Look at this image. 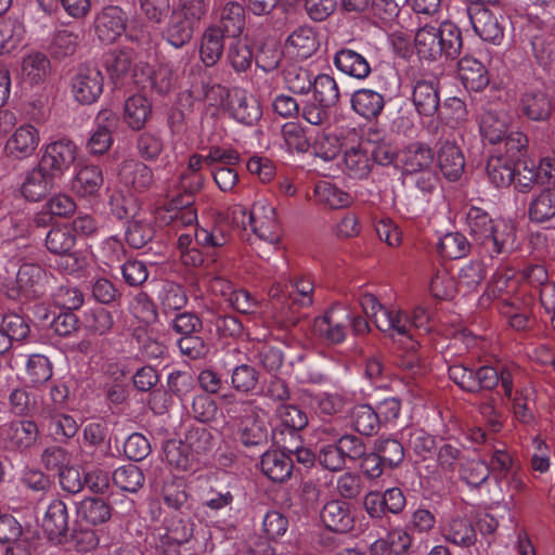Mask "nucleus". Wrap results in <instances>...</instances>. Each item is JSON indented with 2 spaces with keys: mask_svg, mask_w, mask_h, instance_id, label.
<instances>
[{
  "mask_svg": "<svg viewBox=\"0 0 555 555\" xmlns=\"http://www.w3.org/2000/svg\"><path fill=\"white\" fill-rule=\"evenodd\" d=\"M415 49L422 59L437 61L456 59L463 47L462 33L459 26L443 21L439 26L424 25L414 37Z\"/></svg>",
  "mask_w": 555,
  "mask_h": 555,
  "instance_id": "1",
  "label": "nucleus"
},
{
  "mask_svg": "<svg viewBox=\"0 0 555 555\" xmlns=\"http://www.w3.org/2000/svg\"><path fill=\"white\" fill-rule=\"evenodd\" d=\"M449 377L460 388L469 392L491 390L501 383L505 396L512 398L513 373L505 367L499 370L485 365L473 370L463 364H454L449 367Z\"/></svg>",
  "mask_w": 555,
  "mask_h": 555,
  "instance_id": "2",
  "label": "nucleus"
},
{
  "mask_svg": "<svg viewBox=\"0 0 555 555\" xmlns=\"http://www.w3.org/2000/svg\"><path fill=\"white\" fill-rule=\"evenodd\" d=\"M240 421V440L245 447L264 446L269 440L267 413L254 400H238L228 409Z\"/></svg>",
  "mask_w": 555,
  "mask_h": 555,
  "instance_id": "3",
  "label": "nucleus"
},
{
  "mask_svg": "<svg viewBox=\"0 0 555 555\" xmlns=\"http://www.w3.org/2000/svg\"><path fill=\"white\" fill-rule=\"evenodd\" d=\"M467 14L476 35L486 42L500 46L504 39V17L489 8L474 3L467 8Z\"/></svg>",
  "mask_w": 555,
  "mask_h": 555,
  "instance_id": "4",
  "label": "nucleus"
},
{
  "mask_svg": "<svg viewBox=\"0 0 555 555\" xmlns=\"http://www.w3.org/2000/svg\"><path fill=\"white\" fill-rule=\"evenodd\" d=\"M351 323V312L343 306H334L314 320V333L328 344H340L346 339Z\"/></svg>",
  "mask_w": 555,
  "mask_h": 555,
  "instance_id": "5",
  "label": "nucleus"
},
{
  "mask_svg": "<svg viewBox=\"0 0 555 555\" xmlns=\"http://www.w3.org/2000/svg\"><path fill=\"white\" fill-rule=\"evenodd\" d=\"M103 82V75L96 66L81 65L72 78V94L80 104H92L102 94Z\"/></svg>",
  "mask_w": 555,
  "mask_h": 555,
  "instance_id": "6",
  "label": "nucleus"
},
{
  "mask_svg": "<svg viewBox=\"0 0 555 555\" xmlns=\"http://www.w3.org/2000/svg\"><path fill=\"white\" fill-rule=\"evenodd\" d=\"M156 219L163 224H171L177 229L193 225L197 221V212L193 207V193L185 192L159 207L156 210Z\"/></svg>",
  "mask_w": 555,
  "mask_h": 555,
  "instance_id": "7",
  "label": "nucleus"
},
{
  "mask_svg": "<svg viewBox=\"0 0 555 555\" xmlns=\"http://www.w3.org/2000/svg\"><path fill=\"white\" fill-rule=\"evenodd\" d=\"M512 117L505 105H489L485 107L479 118V131L482 139L490 144H498L508 132Z\"/></svg>",
  "mask_w": 555,
  "mask_h": 555,
  "instance_id": "8",
  "label": "nucleus"
},
{
  "mask_svg": "<svg viewBox=\"0 0 555 555\" xmlns=\"http://www.w3.org/2000/svg\"><path fill=\"white\" fill-rule=\"evenodd\" d=\"M76 157V145L68 139H61L46 146L39 163L57 178L70 168Z\"/></svg>",
  "mask_w": 555,
  "mask_h": 555,
  "instance_id": "9",
  "label": "nucleus"
},
{
  "mask_svg": "<svg viewBox=\"0 0 555 555\" xmlns=\"http://www.w3.org/2000/svg\"><path fill=\"white\" fill-rule=\"evenodd\" d=\"M127 20V14L120 7H104L94 18L96 37L106 44L115 42L125 33Z\"/></svg>",
  "mask_w": 555,
  "mask_h": 555,
  "instance_id": "10",
  "label": "nucleus"
},
{
  "mask_svg": "<svg viewBox=\"0 0 555 555\" xmlns=\"http://www.w3.org/2000/svg\"><path fill=\"white\" fill-rule=\"evenodd\" d=\"M39 437L35 422L22 420L2 426V439L5 448L11 451L25 452L33 448Z\"/></svg>",
  "mask_w": 555,
  "mask_h": 555,
  "instance_id": "11",
  "label": "nucleus"
},
{
  "mask_svg": "<svg viewBox=\"0 0 555 555\" xmlns=\"http://www.w3.org/2000/svg\"><path fill=\"white\" fill-rule=\"evenodd\" d=\"M489 232L487 237L479 244L481 253L495 258L514 249L516 231L513 223L503 219H496L493 229Z\"/></svg>",
  "mask_w": 555,
  "mask_h": 555,
  "instance_id": "12",
  "label": "nucleus"
},
{
  "mask_svg": "<svg viewBox=\"0 0 555 555\" xmlns=\"http://www.w3.org/2000/svg\"><path fill=\"white\" fill-rule=\"evenodd\" d=\"M228 111L235 121L248 127L256 125L262 116L258 100L244 90L233 91L228 103Z\"/></svg>",
  "mask_w": 555,
  "mask_h": 555,
  "instance_id": "13",
  "label": "nucleus"
},
{
  "mask_svg": "<svg viewBox=\"0 0 555 555\" xmlns=\"http://www.w3.org/2000/svg\"><path fill=\"white\" fill-rule=\"evenodd\" d=\"M40 142V135L37 128L33 125L24 124L16 128L7 140L4 151L15 159H25L31 156Z\"/></svg>",
  "mask_w": 555,
  "mask_h": 555,
  "instance_id": "14",
  "label": "nucleus"
},
{
  "mask_svg": "<svg viewBox=\"0 0 555 555\" xmlns=\"http://www.w3.org/2000/svg\"><path fill=\"white\" fill-rule=\"evenodd\" d=\"M439 529L447 542L462 548L470 547L477 541L475 527L466 517L459 515L448 517L441 521Z\"/></svg>",
  "mask_w": 555,
  "mask_h": 555,
  "instance_id": "15",
  "label": "nucleus"
},
{
  "mask_svg": "<svg viewBox=\"0 0 555 555\" xmlns=\"http://www.w3.org/2000/svg\"><path fill=\"white\" fill-rule=\"evenodd\" d=\"M519 107L530 120L544 121L553 112V102L543 89L527 88L520 95Z\"/></svg>",
  "mask_w": 555,
  "mask_h": 555,
  "instance_id": "16",
  "label": "nucleus"
},
{
  "mask_svg": "<svg viewBox=\"0 0 555 555\" xmlns=\"http://www.w3.org/2000/svg\"><path fill=\"white\" fill-rule=\"evenodd\" d=\"M466 117V105L461 99L455 96L447 99L439 112V120H433V134L449 137V130L459 128Z\"/></svg>",
  "mask_w": 555,
  "mask_h": 555,
  "instance_id": "17",
  "label": "nucleus"
},
{
  "mask_svg": "<svg viewBox=\"0 0 555 555\" xmlns=\"http://www.w3.org/2000/svg\"><path fill=\"white\" fill-rule=\"evenodd\" d=\"M42 529L49 540L61 542L69 530V514L64 501L54 499L48 506L42 519Z\"/></svg>",
  "mask_w": 555,
  "mask_h": 555,
  "instance_id": "18",
  "label": "nucleus"
},
{
  "mask_svg": "<svg viewBox=\"0 0 555 555\" xmlns=\"http://www.w3.org/2000/svg\"><path fill=\"white\" fill-rule=\"evenodd\" d=\"M55 177L51 175L40 163L29 170L22 184V194L31 202H38L53 188Z\"/></svg>",
  "mask_w": 555,
  "mask_h": 555,
  "instance_id": "19",
  "label": "nucleus"
},
{
  "mask_svg": "<svg viewBox=\"0 0 555 555\" xmlns=\"http://www.w3.org/2000/svg\"><path fill=\"white\" fill-rule=\"evenodd\" d=\"M320 517L325 527L335 532H348L353 528L354 518L350 505L344 501L327 502L323 506Z\"/></svg>",
  "mask_w": 555,
  "mask_h": 555,
  "instance_id": "20",
  "label": "nucleus"
},
{
  "mask_svg": "<svg viewBox=\"0 0 555 555\" xmlns=\"http://www.w3.org/2000/svg\"><path fill=\"white\" fill-rule=\"evenodd\" d=\"M132 62L133 60L130 52H112L106 60V69L111 76V79L116 86H122L128 82H132L137 86H141L142 88H146V85L143 82V80L135 78L137 75L133 74Z\"/></svg>",
  "mask_w": 555,
  "mask_h": 555,
  "instance_id": "21",
  "label": "nucleus"
},
{
  "mask_svg": "<svg viewBox=\"0 0 555 555\" xmlns=\"http://www.w3.org/2000/svg\"><path fill=\"white\" fill-rule=\"evenodd\" d=\"M412 102L420 115L434 116L440 107L438 83L430 80H418L413 87Z\"/></svg>",
  "mask_w": 555,
  "mask_h": 555,
  "instance_id": "22",
  "label": "nucleus"
},
{
  "mask_svg": "<svg viewBox=\"0 0 555 555\" xmlns=\"http://www.w3.org/2000/svg\"><path fill=\"white\" fill-rule=\"evenodd\" d=\"M261 472L274 482H284L293 472V461L285 451L268 450L260 460Z\"/></svg>",
  "mask_w": 555,
  "mask_h": 555,
  "instance_id": "23",
  "label": "nucleus"
},
{
  "mask_svg": "<svg viewBox=\"0 0 555 555\" xmlns=\"http://www.w3.org/2000/svg\"><path fill=\"white\" fill-rule=\"evenodd\" d=\"M459 77L463 86L470 91H481L489 83L485 65L473 56H464L457 64Z\"/></svg>",
  "mask_w": 555,
  "mask_h": 555,
  "instance_id": "24",
  "label": "nucleus"
},
{
  "mask_svg": "<svg viewBox=\"0 0 555 555\" xmlns=\"http://www.w3.org/2000/svg\"><path fill=\"white\" fill-rule=\"evenodd\" d=\"M289 52L296 57L306 60L312 56L320 47V39L314 28L310 26L297 27L286 40Z\"/></svg>",
  "mask_w": 555,
  "mask_h": 555,
  "instance_id": "25",
  "label": "nucleus"
},
{
  "mask_svg": "<svg viewBox=\"0 0 555 555\" xmlns=\"http://www.w3.org/2000/svg\"><path fill=\"white\" fill-rule=\"evenodd\" d=\"M305 408H309L323 415H334L343 411L345 400L337 393H313L310 390L302 389L298 397Z\"/></svg>",
  "mask_w": 555,
  "mask_h": 555,
  "instance_id": "26",
  "label": "nucleus"
},
{
  "mask_svg": "<svg viewBox=\"0 0 555 555\" xmlns=\"http://www.w3.org/2000/svg\"><path fill=\"white\" fill-rule=\"evenodd\" d=\"M438 163L441 172L450 181L457 180L465 167V160L461 149L446 139L438 150Z\"/></svg>",
  "mask_w": 555,
  "mask_h": 555,
  "instance_id": "27",
  "label": "nucleus"
},
{
  "mask_svg": "<svg viewBox=\"0 0 555 555\" xmlns=\"http://www.w3.org/2000/svg\"><path fill=\"white\" fill-rule=\"evenodd\" d=\"M334 65L341 73L357 79H364L371 73L365 56L349 48H343L335 53Z\"/></svg>",
  "mask_w": 555,
  "mask_h": 555,
  "instance_id": "28",
  "label": "nucleus"
},
{
  "mask_svg": "<svg viewBox=\"0 0 555 555\" xmlns=\"http://www.w3.org/2000/svg\"><path fill=\"white\" fill-rule=\"evenodd\" d=\"M351 108L365 119H373L380 115L385 106L384 95L375 90L362 88L351 95Z\"/></svg>",
  "mask_w": 555,
  "mask_h": 555,
  "instance_id": "29",
  "label": "nucleus"
},
{
  "mask_svg": "<svg viewBox=\"0 0 555 555\" xmlns=\"http://www.w3.org/2000/svg\"><path fill=\"white\" fill-rule=\"evenodd\" d=\"M196 25L171 10L163 31L164 39L172 47L179 49L188 44L194 35Z\"/></svg>",
  "mask_w": 555,
  "mask_h": 555,
  "instance_id": "30",
  "label": "nucleus"
},
{
  "mask_svg": "<svg viewBox=\"0 0 555 555\" xmlns=\"http://www.w3.org/2000/svg\"><path fill=\"white\" fill-rule=\"evenodd\" d=\"M433 162V150L420 142L410 144L401 154L403 171L409 175H416L420 171L431 168Z\"/></svg>",
  "mask_w": 555,
  "mask_h": 555,
  "instance_id": "31",
  "label": "nucleus"
},
{
  "mask_svg": "<svg viewBox=\"0 0 555 555\" xmlns=\"http://www.w3.org/2000/svg\"><path fill=\"white\" fill-rule=\"evenodd\" d=\"M152 116V104L143 95H132L125 101L122 120L131 129L139 131Z\"/></svg>",
  "mask_w": 555,
  "mask_h": 555,
  "instance_id": "32",
  "label": "nucleus"
},
{
  "mask_svg": "<svg viewBox=\"0 0 555 555\" xmlns=\"http://www.w3.org/2000/svg\"><path fill=\"white\" fill-rule=\"evenodd\" d=\"M215 25L227 37H240L245 28L244 7L234 1L227 2L220 11L218 24Z\"/></svg>",
  "mask_w": 555,
  "mask_h": 555,
  "instance_id": "33",
  "label": "nucleus"
},
{
  "mask_svg": "<svg viewBox=\"0 0 555 555\" xmlns=\"http://www.w3.org/2000/svg\"><path fill=\"white\" fill-rule=\"evenodd\" d=\"M375 325L392 338L400 337L412 340L411 321L401 310L386 308L385 311H380Z\"/></svg>",
  "mask_w": 555,
  "mask_h": 555,
  "instance_id": "34",
  "label": "nucleus"
},
{
  "mask_svg": "<svg viewBox=\"0 0 555 555\" xmlns=\"http://www.w3.org/2000/svg\"><path fill=\"white\" fill-rule=\"evenodd\" d=\"M224 35L216 25H209L202 34L199 57L205 66H214L222 56Z\"/></svg>",
  "mask_w": 555,
  "mask_h": 555,
  "instance_id": "35",
  "label": "nucleus"
},
{
  "mask_svg": "<svg viewBox=\"0 0 555 555\" xmlns=\"http://www.w3.org/2000/svg\"><path fill=\"white\" fill-rule=\"evenodd\" d=\"M486 170L494 186L506 188L515 179L516 163L513 157L494 154L488 158Z\"/></svg>",
  "mask_w": 555,
  "mask_h": 555,
  "instance_id": "36",
  "label": "nucleus"
},
{
  "mask_svg": "<svg viewBox=\"0 0 555 555\" xmlns=\"http://www.w3.org/2000/svg\"><path fill=\"white\" fill-rule=\"evenodd\" d=\"M47 281L46 270L35 263H24L16 274V284L25 294L39 296L43 293V285Z\"/></svg>",
  "mask_w": 555,
  "mask_h": 555,
  "instance_id": "37",
  "label": "nucleus"
},
{
  "mask_svg": "<svg viewBox=\"0 0 555 555\" xmlns=\"http://www.w3.org/2000/svg\"><path fill=\"white\" fill-rule=\"evenodd\" d=\"M103 182L102 169L95 165H86L77 171L73 189L80 196H93L100 191Z\"/></svg>",
  "mask_w": 555,
  "mask_h": 555,
  "instance_id": "38",
  "label": "nucleus"
},
{
  "mask_svg": "<svg viewBox=\"0 0 555 555\" xmlns=\"http://www.w3.org/2000/svg\"><path fill=\"white\" fill-rule=\"evenodd\" d=\"M259 221L253 222L251 232L260 240L270 244H276L280 241V227L275 218L274 208L270 205L260 203Z\"/></svg>",
  "mask_w": 555,
  "mask_h": 555,
  "instance_id": "39",
  "label": "nucleus"
},
{
  "mask_svg": "<svg viewBox=\"0 0 555 555\" xmlns=\"http://www.w3.org/2000/svg\"><path fill=\"white\" fill-rule=\"evenodd\" d=\"M351 425L364 436L376 434L380 427L379 414L370 404H357L350 412Z\"/></svg>",
  "mask_w": 555,
  "mask_h": 555,
  "instance_id": "40",
  "label": "nucleus"
},
{
  "mask_svg": "<svg viewBox=\"0 0 555 555\" xmlns=\"http://www.w3.org/2000/svg\"><path fill=\"white\" fill-rule=\"evenodd\" d=\"M77 515L92 526L102 525L112 516L111 506L101 498H85L77 506Z\"/></svg>",
  "mask_w": 555,
  "mask_h": 555,
  "instance_id": "41",
  "label": "nucleus"
},
{
  "mask_svg": "<svg viewBox=\"0 0 555 555\" xmlns=\"http://www.w3.org/2000/svg\"><path fill=\"white\" fill-rule=\"evenodd\" d=\"M51 70L48 56L41 52H34L24 57L22 63V76L30 85L43 82Z\"/></svg>",
  "mask_w": 555,
  "mask_h": 555,
  "instance_id": "42",
  "label": "nucleus"
},
{
  "mask_svg": "<svg viewBox=\"0 0 555 555\" xmlns=\"http://www.w3.org/2000/svg\"><path fill=\"white\" fill-rule=\"evenodd\" d=\"M43 424L48 433L56 441H64L74 437L78 431L76 420L64 413H49L43 417Z\"/></svg>",
  "mask_w": 555,
  "mask_h": 555,
  "instance_id": "43",
  "label": "nucleus"
},
{
  "mask_svg": "<svg viewBox=\"0 0 555 555\" xmlns=\"http://www.w3.org/2000/svg\"><path fill=\"white\" fill-rule=\"evenodd\" d=\"M494 219L482 208L472 206L466 212V225L476 244H480L495 224Z\"/></svg>",
  "mask_w": 555,
  "mask_h": 555,
  "instance_id": "44",
  "label": "nucleus"
},
{
  "mask_svg": "<svg viewBox=\"0 0 555 555\" xmlns=\"http://www.w3.org/2000/svg\"><path fill=\"white\" fill-rule=\"evenodd\" d=\"M186 448L196 456L205 455L214 448V436L210 429L203 425H192L188 428L182 440Z\"/></svg>",
  "mask_w": 555,
  "mask_h": 555,
  "instance_id": "45",
  "label": "nucleus"
},
{
  "mask_svg": "<svg viewBox=\"0 0 555 555\" xmlns=\"http://www.w3.org/2000/svg\"><path fill=\"white\" fill-rule=\"evenodd\" d=\"M121 175L126 183L140 192L151 188L154 182L152 169L146 164L138 160L126 163Z\"/></svg>",
  "mask_w": 555,
  "mask_h": 555,
  "instance_id": "46",
  "label": "nucleus"
},
{
  "mask_svg": "<svg viewBox=\"0 0 555 555\" xmlns=\"http://www.w3.org/2000/svg\"><path fill=\"white\" fill-rule=\"evenodd\" d=\"M344 163L349 176L361 179L371 171V160L362 144L348 147L344 154Z\"/></svg>",
  "mask_w": 555,
  "mask_h": 555,
  "instance_id": "47",
  "label": "nucleus"
},
{
  "mask_svg": "<svg viewBox=\"0 0 555 555\" xmlns=\"http://www.w3.org/2000/svg\"><path fill=\"white\" fill-rule=\"evenodd\" d=\"M314 195L319 204L332 209L344 208L351 203L348 193L327 181H321L315 185Z\"/></svg>",
  "mask_w": 555,
  "mask_h": 555,
  "instance_id": "48",
  "label": "nucleus"
},
{
  "mask_svg": "<svg viewBox=\"0 0 555 555\" xmlns=\"http://www.w3.org/2000/svg\"><path fill=\"white\" fill-rule=\"evenodd\" d=\"M531 221L541 223L555 216V190L546 189L532 198L528 209Z\"/></svg>",
  "mask_w": 555,
  "mask_h": 555,
  "instance_id": "49",
  "label": "nucleus"
},
{
  "mask_svg": "<svg viewBox=\"0 0 555 555\" xmlns=\"http://www.w3.org/2000/svg\"><path fill=\"white\" fill-rule=\"evenodd\" d=\"M285 87L293 93L307 94L312 88V74L309 69L292 64L283 70Z\"/></svg>",
  "mask_w": 555,
  "mask_h": 555,
  "instance_id": "50",
  "label": "nucleus"
},
{
  "mask_svg": "<svg viewBox=\"0 0 555 555\" xmlns=\"http://www.w3.org/2000/svg\"><path fill=\"white\" fill-rule=\"evenodd\" d=\"M312 87L317 102L330 107L338 103L339 87L332 76L319 74L313 78Z\"/></svg>",
  "mask_w": 555,
  "mask_h": 555,
  "instance_id": "51",
  "label": "nucleus"
},
{
  "mask_svg": "<svg viewBox=\"0 0 555 555\" xmlns=\"http://www.w3.org/2000/svg\"><path fill=\"white\" fill-rule=\"evenodd\" d=\"M112 479L120 490L132 493L138 492L144 483L143 472L133 464L116 468Z\"/></svg>",
  "mask_w": 555,
  "mask_h": 555,
  "instance_id": "52",
  "label": "nucleus"
},
{
  "mask_svg": "<svg viewBox=\"0 0 555 555\" xmlns=\"http://www.w3.org/2000/svg\"><path fill=\"white\" fill-rule=\"evenodd\" d=\"M135 149L144 160L156 162L165 150V142L160 133L143 131L137 139Z\"/></svg>",
  "mask_w": 555,
  "mask_h": 555,
  "instance_id": "53",
  "label": "nucleus"
},
{
  "mask_svg": "<svg viewBox=\"0 0 555 555\" xmlns=\"http://www.w3.org/2000/svg\"><path fill=\"white\" fill-rule=\"evenodd\" d=\"M278 416L281 423L289 430L292 439L298 440L300 436L298 431L308 425V416L306 412L294 404H282L278 408Z\"/></svg>",
  "mask_w": 555,
  "mask_h": 555,
  "instance_id": "54",
  "label": "nucleus"
},
{
  "mask_svg": "<svg viewBox=\"0 0 555 555\" xmlns=\"http://www.w3.org/2000/svg\"><path fill=\"white\" fill-rule=\"evenodd\" d=\"M76 237L66 227L53 228L46 236V246L52 254L63 256L73 251Z\"/></svg>",
  "mask_w": 555,
  "mask_h": 555,
  "instance_id": "55",
  "label": "nucleus"
},
{
  "mask_svg": "<svg viewBox=\"0 0 555 555\" xmlns=\"http://www.w3.org/2000/svg\"><path fill=\"white\" fill-rule=\"evenodd\" d=\"M164 453L167 462L182 470L192 467L196 456L186 448L182 440H169L165 443Z\"/></svg>",
  "mask_w": 555,
  "mask_h": 555,
  "instance_id": "56",
  "label": "nucleus"
},
{
  "mask_svg": "<svg viewBox=\"0 0 555 555\" xmlns=\"http://www.w3.org/2000/svg\"><path fill=\"white\" fill-rule=\"evenodd\" d=\"M470 249V244L460 232L447 233L438 243V251L442 257L459 259L465 257Z\"/></svg>",
  "mask_w": 555,
  "mask_h": 555,
  "instance_id": "57",
  "label": "nucleus"
},
{
  "mask_svg": "<svg viewBox=\"0 0 555 555\" xmlns=\"http://www.w3.org/2000/svg\"><path fill=\"white\" fill-rule=\"evenodd\" d=\"M160 307L165 313L183 309L188 304L184 288L173 282H166L158 295Z\"/></svg>",
  "mask_w": 555,
  "mask_h": 555,
  "instance_id": "58",
  "label": "nucleus"
},
{
  "mask_svg": "<svg viewBox=\"0 0 555 555\" xmlns=\"http://www.w3.org/2000/svg\"><path fill=\"white\" fill-rule=\"evenodd\" d=\"M374 449L389 468L399 466L404 460V448L402 443L395 438L387 437L377 439Z\"/></svg>",
  "mask_w": 555,
  "mask_h": 555,
  "instance_id": "59",
  "label": "nucleus"
},
{
  "mask_svg": "<svg viewBox=\"0 0 555 555\" xmlns=\"http://www.w3.org/2000/svg\"><path fill=\"white\" fill-rule=\"evenodd\" d=\"M259 382V372L249 364L236 365L231 373V386L241 393L254 391Z\"/></svg>",
  "mask_w": 555,
  "mask_h": 555,
  "instance_id": "60",
  "label": "nucleus"
},
{
  "mask_svg": "<svg viewBox=\"0 0 555 555\" xmlns=\"http://www.w3.org/2000/svg\"><path fill=\"white\" fill-rule=\"evenodd\" d=\"M80 33L74 29L63 28L54 33L51 42V52L57 57L68 56L75 53L80 41Z\"/></svg>",
  "mask_w": 555,
  "mask_h": 555,
  "instance_id": "61",
  "label": "nucleus"
},
{
  "mask_svg": "<svg viewBox=\"0 0 555 555\" xmlns=\"http://www.w3.org/2000/svg\"><path fill=\"white\" fill-rule=\"evenodd\" d=\"M24 36V27L13 18L0 21V54L14 50Z\"/></svg>",
  "mask_w": 555,
  "mask_h": 555,
  "instance_id": "62",
  "label": "nucleus"
},
{
  "mask_svg": "<svg viewBox=\"0 0 555 555\" xmlns=\"http://www.w3.org/2000/svg\"><path fill=\"white\" fill-rule=\"evenodd\" d=\"M52 364L42 354H31L26 364V375L30 384L39 386L52 377Z\"/></svg>",
  "mask_w": 555,
  "mask_h": 555,
  "instance_id": "63",
  "label": "nucleus"
},
{
  "mask_svg": "<svg viewBox=\"0 0 555 555\" xmlns=\"http://www.w3.org/2000/svg\"><path fill=\"white\" fill-rule=\"evenodd\" d=\"M288 300L292 305L310 307L313 304L314 283L310 276L301 275L294 279Z\"/></svg>",
  "mask_w": 555,
  "mask_h": 555,
  "instance_id": "64",
  "label": "nucleus"
}]
</instances>
